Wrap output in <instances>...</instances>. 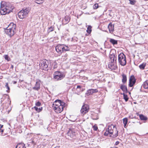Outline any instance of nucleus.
Returning a JSON list of instances; mask_svg holds the SVG:
<instances>
[{
  "label": "nucleus",
  "mask_w": 148,
  "mask_h": 148,
  "mask_svg": "<svg viewBox=\"0 0 148 148\" xmlns=\"http://www.w3.org/2000/svg\"><path fill=\"white\" fill-rule=\"evenodd\" d=\"M13 8V6L9 2L2 1L1 3L0 12L1 15H5L10 13Z\"/></svg>",
  "instance_id": "1"
},
{
  "label": "nucleus",
  "mask_w": 148,
  "mask_h": 148,
  "mask_svg": "<svg viewBox=\"0 0 148 148\" xmlns=\"http://www.w3.org/2000/svg\"><path fill=\"white\" fill-rule=\"evenodd\" d=\"M118 131L117 130L116 127L113 124H111L108 126V128L104 134V135L107 136L109 134L110 137L114 138L118 136Z\"/></svg>",
  "instance_id": "2"
},
{
  "label": "nucleus",
  "mask_w": 148,
  "mask_h": 148,
  "mask_svg": "<svg viewBox=\"0 0 148 148\" xmlns=\"http://www.w3.org/2000/svg\"><path fill=\"white\" fill-rule=\"evenodd\" d=\"M109 57L111 61L108 64V67L111 69L116 70L117 68L116 65V55L115 56L114 53L110 54Z\"/></svg>",
  "instance_id": "3"
},
{
  "label": "nucleus",
  "mask_w": 148,
  "mask_h": 148,
  "mask_svg": "<svg viewBox=\"0 0 148 148\" xmlns=\"http://www.w3.org/2000/svg\"><path fill=\"white\" fill-rule=\"evenodd\" d=\"M16 24L13 23H11L6 29H5L4 31L7 34L11 37L15 33L14 30L16 29Z\"/></svg>",
  "instance_id": "4"
},
{
  "label": "nucleus",
  "mask_w": 148,
  "mask_h": 148,
  "mask_svg": "<svg viewBox=\"0 0 148 148\" xmlns=\"http://www.w3.org/2000/svg\"><path fill=\"white\" fill-rule=\"evenodd\" d=\"M56 52L60 55L62 53L70 50V48L64 45L58 44L56 47Z\"/></svg>",
  "instance_id": "5"
},
{
  "label": "nucleus",
  "mask_w": 148,
  "mask_h": 148,
  "mask_svg": "<svg viewBox=\"0 0 148 148\" xmlns=\"http://www.w3.org/2000/svg\"><path fill=\"white\" fill-rule=\"evenodd\" d=\"M30 9L31 8L30 7L23 8L18 13V17L21 19L25 18L28 16Z\"/></svg>",
  "instance_id": "6"
},
{
  "label": "nucleus",
  "mask_w": 148,
  "mask_h": 148,
  "mask_svg": "<svg viewBox=\"0 0 148 148\" xmlns=\"http://www.w3.org/2000/svg\"><path fill=\"white\" fill-rule=\"evenodd\" d=\"M53 79L56 81L61 80L65 77V75L62 72L60 71H56L54 72L53 74Z\"/></svg>",
  "instance_id": "7"
},
{
  "label": "nucleus",
  "mask_w": 148,
  "mask_h": 148,
  "mask_svg": "<svg viewBox=\"0 0 148 148\" xmlns=\"http://www.w3.org/2000/svg\"><path fill=\"white\" fill-rule=\"evenodd\" d=\"M118 61L119 64L122 66H124L126 64V60L125 56L121 53L118 55Z\"/></svg>",
  "instance_id": "8"
},
{
  "label": "nucleus",
  "mask_w": 148,
  "mask_h": 148,
  "mask_svg": "<svg viewBox=\"0 0 148 148\" xmlns=\"http://www.w3.org/2000/svg\"><path fill=\"white\" fill-rule=\"evenodd\" d=\"M40 63V66L42 68V69L45 71H48V68L49 64L48 61L45 60L41 61Z\"/></svg>",
  "instance_id": "9"
},
{
  "label": "nucleus",
  "mask_w": 148,
  "mask_h": 148,
  "mask_svg": "<svg viewBox=\"0 0 148 148\" xmlns=\"http://www.w3.org/2000/svg\"><path fill=\"white\" fill-rule=\"evenodd\" d=\"M89 110V106L87 104H84L82 106L80 110L81 113L82 114L84 115L88 112Z\"/></svg>",
  "instance_id": "10"
},
{
  "label": "nucleus",
  "mask_w": 148,
  "mask_h": 148,
  "mask_svg": "<svg viewBox=\"0 0 148 148\" xmlns=\"http://www.w3.org/2000/svg\"><path fill=\"white\" fill-rule=\"evenodd\" d=\"M136 82V79L134 75H131L129 79L128 86L129 87H133Z\"/></svg>",
  "instance_id": "11"
},
{
  "label": "nucleus",
  "mask_w": 148,
  "mask_h": 148,
  "mask_svg": "<svg viewBox=\"0 0 148 148\" xmlns=\"http://www.w3.org/2000/svg\"><path fill=\"white\" fill-rule=\"evenodd\" d=\"M98 92V90L97 89H90L87 90L85 94L86 95L88 96Z\"/></svg>",
  "instance_id": "12"
},
{
  "label": "nucleus",
  "mask_w": 148,
  "mask_h": 148,
  "mask_svg": "<svg viewBox=\"0 0 148 148\" xmlns=\"http://www.w3.org/2000/svg\"><path fill=\"white\" fill-rule=\"evenodd\" d=\"M64 106H54L53 109L55 112L57 113H60L63 110V108Z\"/></svg>",
  "instance_id": "13"
},
{
  "label": "nucleus",
  "mask_w": 148,
  "mask_h": 148,
  "mask_svg": "<svg viewBox=\"0 0 148 148\" xmlns=\"http://www.w3.org/2000/svg\"><path fill=\"white\" fill-rule=\"evenodd\" d=\"M40 80H39L36 82L35 86L33 88V89L35 90H38L40 88Z\"/></svg>",
  "instance_id": "14"
},
{
  "label": "nucleus",
  "mask_w": 148,
  "mask_h": 148,
  "mask_svg": "<svg viewBox=\"0 0 148 148\" xmlns=\"http://www.w3.org/2000/svg\"><path fill=\"white\" fill-rule=\"evenodd\" d=\"M120 88L125 93H127L128 92V91L127 87L125 85L123 84L121 85Z\"/></svg>",
  "instance_id": "15"
},
{
  "label": "nucleus",
  "mask_w": 148,
  "mask_h": 148,
  "mask_svg": "<svg viewBox=\"0 0 148 148\" xmlns=\"http://www.w3.org/2000/svg\"><path fill=\"white\" fill-rule=\"evenodd\" d=\"M114 25H113L111 23H110L108 25V28L110 33H112L114 31Z\"/></svg>",
  "instance_id": "16"
},
{
  "label": "nucleus",
  "mask_w": 148,
  "mask_h": 148,
  "mask_svg": "<svg viewBox=\"0 0 148 148\" xmlns=\"http://www.w3.org/2000/svg\"><path fill=\"white\" fill-rule=\"evenodd\" d=\"M25 147V145L23 143H18L16 146L15 148H24Z\"/></svg>",
  "instance_id": "17"
},
{
  "label": "nucleus",
  "mask_w": 148,
  "mask_h": 148,
  "mask_svg": "<svg viewBox=\"0 0 148 148\" xmlns=\"http://www.w3.org/2000/svg\"><path fill=\"white\" fill-rule=\"evenodd\" d=\"M121 75L122 77V82L123 84H125L126 82L127 81V76L124 74H122Z\"/></svg>",
  "instance_id": "18"
},
{
  "label": "nucleus",
  "mask_w": 148,
  "mask_h": 148,
  "mask_svg": "<svg viewBox=\"0 0 148 148\" xmlns=\"http://www.w3.org/2000/svg\"><path fill=\"white\" fill-rule=\"evenodd\" d=\"M70 18L68 16H66L64 17V23L63 22V24H66L68 23L70 21Z\"/></svg>",
  "instance_id": "19"
},
{
  "label": "nucleus",
  "mask_w": 148,
  "mask_h": 148,
  "mask_svg": "<svg viewBox=\"0 0 148 148\" xmlns=\"http://www.w3.org/2000/svg\"><path fill=\"white\" fill-rule=\"evenodd\" d=\"M110 42L113 45H116L118 43V41L117 40H114L112 38H110Z\"/></svg>",
  "instance_id": "20"
},
{
  "label": "nucleus",
  "mask_w": 148,
  "mask_h": 148,
  "mask_svg": "<svg viewBox=\"0 0 148 148\" xmlns=\"http://www.w3.org/2000/svg\"><path fill=\"white\" fill-rule=\"evenodd\" d=\"M72 133V130L71 129H69V130L67 133V135L68 136H69L70 137L72 138L73 136V134Z\"/></svg>",
  "instance_id": "21"
},
{
  "label": "nucleus",
  "mask_w": 148,
  "mask_h": 148,
  "mask_svg": "<svg viewBox=\"0 0 148 148\" xmlns=\"http://www.w3.org/2000/svg\"><path fill=\"white\" fill-rule=\"evenodd\" d=\"M139 117L140 120L142 121H146L147 119V117L143 114H140L139 115Z\"/></svg>",
  "instance_id": "22"
},
{
  "label": "nucleus",
  "mask_w": 148,
  "mask_h": 148,
  "mask_svg": "<svg viewBox=\"0 0 148 148\" xmlns=\"http://www.w3.org/2000/svg\"><path fill=\"white\" fill-rule=\"evenodd\" d=\"M128 121V119L127 118H125L123 119V123L124 124V127L125 128L126 127V125Z\"/></svg>",
  "instance_id": "23"
},
{
  "label": "nucleus",
  "mask_w": 148,
  "mask_h": 148,
  "mask_svg": "<svg viewBox=\"0 0 148 148\" xmlns=\"http://www.w3.org/2000/svg\"><path fill=\"white\" fill-rule=\"evenodd\" d=\"M122 95H123V99L125 100L126 102L127 101H128L129 98L128 97L127 95H126L124 93L121 94Z\"/></svg>",
  "instance_id": "24"
},
{
  "label": "nucleus",
  "mask_w": 148,
  "mask_h": 148,
  "mask_svg": "<svg viewBox=\"0 0 148 148\" xmlns=\"http://www.w3.org/2000/svg\"><path fill=\"white\" fill-rule=\"evenodd\" d=\"M92 27L90 25H88L87 28V32L89 34H90L92 31Z\"/></svg>",
  "instance_id": "25"
},
{
  "label": "nucleus",
  "mask_w": 148,
  "mask_h": 148,
  "mask_svg": "<svg viewBox=\"0 0 148 148\" xmlns=\"http://www.w3.org/2000/svg\"><path fill=\"white\" fill-rule=\"evenodd\" d=\"M146 65V63H143L139 66V67L140 69L143 70L145 69V68Z\"/></svg>",
  "instance_id": "26"
},
{
  "label": "nucleus",
  "mask_w": 148,
  "mask_h": 148,
  "mask_svg": "<svg viewBox=\"0 0 148 148\" xmlns=\"http://www.w3.org/2000/svg\"><path fill=\"white\" fill-rule=\"evenodd\" d=\"M143 87L145 89L148 88V81H147L144 82Z\"/></svg>",
  "instance_id": "27"
},
{
  "label": "nucleus",
  "mask_w": 148,
  "mask_h": 148,
  "mask_svg": "<svg viewBox=\"0 0 148 148\" xmlns=\"http://www.w3.org/2000/svg\"><path fill=\"white\" fill-rule=\"evenodd\" d=\"M58 101L60 102V106H64V105L65 104V103L64 102H63L62 101H61L60 100L57 99L56 100V101Z\"/></svg>",
  "instance_id": "28"
},
{
  "label": "nucleus",
  "mask_w": 148,
  "mask_h": 148,
  "mask_svg": "<svg viewBox=\"0 0 148 148\" xmlns=\"http://www.w3.org/2000/svg\"><path fill=\"white\" fill-rule=\"evenodd\" d=\"M54 30V27H52V26L51 27H49L47 30V32L48 33H49L50 32H52Z\"/></svg>",
  "instance_id": "29"
},
{
  "label": "nucleus",
  "mask_w": 148,
  "mask_h": 148,
  "mask_svg": "<svg viewBox=\"0 0 148 148\" xmlns=\"http://www.w3.org/2000/svg\"><path fill=\"white\" fill-rule=\"evenodd\" d=\"M60 102L58 101H56V100L53 103V105H55V106H60Z\"/></svg>",
  "instance_id": "30"
},
{
  "label": "nucleus",
  "mask_w": 148,
  "mask_h": 148,
  "mask_svg": "<svg viewBox=\"0 0 148 148\" xmlns=\"http://www.w3.org/2000/svg\"><path fill=\"white\" fill-rule=\"evenodd\" d=\"M36 3L38 4H41L43 3L44 0H35Z\"/></svg>",
  "instance_id": "31"
},
{
  "label": "nucleus",
  "mask_w": 148,
  "mask_h": 148,
  "mask_svg": "<svg viewBox=\"0 0 148 148\" xmlns=\"http://www.w3.org/2000/svg\"><path fill=\"white\" fill-rule=\"evenodd\" d=\"M53 66V68L54 69H56L57 67V64L56 61H54L52 64Z\"/></svg>",
  "instance_id": "32"
},
{
  "label": "nucleus",
  "mask_w": 148,
  "mask_h": 148,
  "mask_svg": "<svg viewBox=\"0 0 148 148\" xmlns=\"http://www.w3.org/2000/svg\"><path fill=\"white\" fill-rule=\"evenodd\" d=\"M5 87H6V88L8 89V90H7V92H9V90H10V87L8 86V83H6V84L5 85Z\"/></svg>",
  "instance_id": "33"
},
{
  "label": "nucleus",
  "mask_w": 148,
  "mask_h": 148,
  "mask_svg": "<svg viewBox=\"0 0 148 148\" xmlns=\"http://www.w3.org/2000/svg\"><path fill=\"white\" fill-rule=\"evenodd\" d=\"M130 1V3L132 5H134L136 2L134 0H129Z\"/></svg>",
  "instance_id": "34"
},
{
  "label": "nucleus",
  "mask_w": 148,
  "mask_h": 148,
  "mask_svg": "<svg viewBox=\"0 0 148 148\" xmlns=\"http://www.w3.org/2000/svg\"><path fill=\"white\" fill-rule=\"evenodd\" d=\"M4 58L5 59L8 61H9L10 60V58L8 55H5Z\"/></svg>",
  "instance_id": "35"
},
{
  "label": "nucleus",
  "mask_w": 148,
  "mask_h": 148,
  "mask_svg": "<svg viewBox=\"0 0 148 148\" xmlns=\"http://www.w3.org/2000/svg\"><path fill=\"white\" fill-rule=\"evenodd\" d=\"M98 4L97 3H96L93 5V8L95 9H96L98 8Z\"/></svg>",
  "instance_id": "36"
},
{
  "label": "nucleus",
  "mask_w": 148,
  "mask_h": 148,
  "mask_svg": "<svg viewBox=\"0 0 148 148\" xmlns=\"http://www.w3.org/2000/svg\"><path fill=\"white\" fill-rule=\"evenodd\" d=\"M36 105L37 106H40L41 105V103L39 101H38L36 103Z\"/></svg>",
  "instance_id": "37"
},
{
  "label": "nucleus",
  "mask_w": 148,
  "mask_h": 148,
  "mask_svg": "<svg viewBox=\"0 0 148 148\" xmlns=\"http://www.w3.org/2000/svg\"><path fill=\"white\" fill-rule=\"evenodd\" d=\"M93 128L94 130L97 131L98 129V127L95 125L93 126Z\"/></svg>",
  "instance_id": "38"
},
{
  "label": "nucleus",
  "mask_w": 148,
  "mask_h": 148,
  "mask_svg": "<svg viewBox=\"0 0 148 148\" xmlns=\"http://www.w3.org/2000/svg\"><path fill=\"white\" fill-rule=\"evenodd\" d=\"M42 107H41L40 108H38V112H40L41 111H42Z\"/></svg>",
  "instance_id": "39"
},
{
  "label": "nucleus",
  "mask_w": 148,
  "mask_h": 148,
  "mask_svg": "<svg viewBox=\"0 0 148 148\" xmlns=\"http://www.w3.org/2000/svg\"><path fill=\"white\" fill-rule=\"evenodd\" d=\"M34 108L35 110L38 112V108L36 106H34Z\"/></svg>",
  "instance_id": "40"
},
{
  "label": "nucleus",
  "mask_w": 148,
  "mask_h": 148,
  "mask_svg": "<svg viewBox=\"0 0 148 148\" xmlns=\"http://www.w3.org/2000/svg\"><path fill=\"white\" fill-rule=\"evenodd\" d=\"M31 143L33 144L34 145H36V143L34 142V141L33 140H32L31 142Z\"/></svg>",
  "instance_id": "41"
},
{
  "label": "nucleus",
  "mask_w": 148,
  "mask_h": 148,
  "mask_svg": "<svg viewBox=\"0 0 148 148\" xmlns=\"http://www.w3.org/2000/svg\"><path fill=\"white\" fill-rule=\"evenodd\" d=\"M4 131V130H1V136H4V135L3 134V132Z\"/></svg>",
  "instance_id": "42"
},
{
  "label": "nucleus",
  "mask_w": 148,
  "mask_h": 148,
  "mask_svg": "<svg viewBox=\"0 0 148 148\" xmlns=\"http://www.w3.org/2000/svg\"><path fill=\"white\" fill-rule=\"evenodd\" d=\"M119 142L118 141H117L115 143V145H117L119 143Z\"/></svg>",
  "instance_id": "43"
},
{
  "label": "nucleus",
  "mask_w": 148,
  "mask_h": 148,
  "mask_svg": "<svg viewBox=\"0 0 148 148\" xmlns=\"http://www.w3.org/2000/svg\"><path fill=\"white\" fill-rule=\"evenodd\" d=\"M81 86L80 85H78L77 86V88H81Z\"/></svg>",
  "instance_id": "44"
},
{
  "label": "nucleus",
  "mask_w": 148,
  "mask_h": 148,
  "mask_svg": "<svg viewBox=\"0 0 148 148\" xmlns=\"http://www.w3.org/2000/svg\"><path fill=\"white\" fill-rule=\"evenodd\" d=\"M12 82L14 84H15L17 83V82L16 81H14Z\"/></svg>",
  "instance_id": "45"
},
{
  "label": "nucleus",
  "mask_w": 148,
  "mask_h": 148,
  "mask_svg": "<svg viewBox=\"0 0 148 148\" xmlns=\"http://www.w3.org/2000/svg\"><path fill=\"white\" fill-rule=\"evenodd\" d=\"M98 119V118L97 117V118H92V119L93 120H97V119Z\"/></svg>",
  "instance_id": "46"
},
{
  "label": "nucleus",
  "mask_w": 148,
  "mask_h": 148,
  "mask_svg": "<svg viewBox=\"0 0 148 148\" xmlns=\"http://www.w3.org/2000/svg\"><path fill=\"white\" fill-rule=\"evenodd\" d=\"M3 125H1L0 124V129H1L3 127Z\"/></svg>",
  "instance_id": "47"
},
{
  "label": "nucleus",
  "mask_w": 148,
  "mask_h": 148,
  "mask_svg": "<svg viewBox=\"0 0 148 148\" xmlns=\"http://www.w3.org/2000/svg\"><path fill=\"white\" fill-rule=\"evenodd\" d=\"M14 67V66L13 65H11V68L13 69Z\"/></svg>",
  "instance_id": "48"
},
{
  "label": "nucleus",
  "mask_w": 148,
  "mask_h": 148,
  "mask_svg": "<svg viewBox=\"0 0 148 148\" xmlns=\"http://www.w3.org/2000/svg\"><path fill=\"white\" fill-rule=\"evenodd\" d=\"M75 132H74L72 130V133H71L72 134H73V136L75 135Z\"/></svg>",
  "instance_id": "49"
},
{
  "label": "nucleus",
  "mask_w": 148,
  "mask_h": 148,
  "mask_svg": "<svg viewBox=\"0 0 148 148\" xmlns=\"http://www.w3.org/2000/svg\"><path fill=\"white\" fill-rule=\"evenodd\" d=\"M60 147L59 146H56L54 148H59Z\"/></svg>",
  "instance_id": "50"
},
{
  "label": "nucleus",
  "mask_w": 148,
  "mask_h": 148,
  "mask_svg": "<svg viewBox=\"0 0 148 148\" xmlns=\"http://www.w3.org/2000/svg\"><path fill=\"white\" fill-rule=\"evenodd\" d=\"M129 117L131 119L134 118V117H131V116H130Z\"/></svg>",
  "instance_id": "51"
},
{
  "label": "nucleus",
  "mask_w": 148,
  "mask_h": 148,
  "mask_svg": "<svg viewBox=\"0 0 148 148\" xmlns=\"http://www.w3.org/2000/svg\"><path fill=\"white\" fill-rule=\"evenodd\" d=\"M128 92H129V94H131V92H128Z\"/></svg>",
  "instance_id": "52"
},
{
  "label": "nucleus",
  "mask_w": 148,
  "mask_h": 148,
  "mask_svg": "<svg viewBox=\"0 0 148 148\" xmlns=\"http://www.w3.org/2000/svg\"><path fill=\"white\" fill-rule=\"evenodd\" d=\"M134 117V118H136V116H135L134 117Z\"/></svg>",
  "instance_id": "53"
},
{
  "label": "nucleus",
  "mask_w": 148,
  "mask_h": 148,
  "mask_svg": "<svg viewBox=\"0 0 148 148\" xmlns=\"http://www.w3.org/2000/svg\"><path fill=\"white\" fill-rule=\"evenodd\" d=\"M1 130L0 129V133L1 132Z\"/></svg>",
  "instance_id": "54"
},
{
  "label": "nucleus",
  "mask_w": 148,
  "mask_h": 148,
  "mask_svg": "<svg viewBox=\"0 0 148 148\" xmlns=\"http://www.w3.org/2000/svg\"><path fill=\"white\" fill-rule=\"evenodd\" d=\"M19 146H20V147H22V146H21V145H19Z\"/></svg>",
  "instance_id": "55"
},
{
  "label": "nucleus",
  "mask_w": 148,
  "mask_h": 148,
  "mask_svg": "<svg viewBox=\"0 0 148 148\" xmlns=\"http://www.w3.org/2000/svg\"><path fill=\"white\" fill-rule=\"evenodd\" d=\"M111 148H112L111 147Z\"/></svg>",
  "instance_id": "56"
}]
</instances>
